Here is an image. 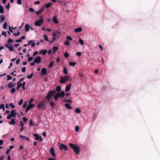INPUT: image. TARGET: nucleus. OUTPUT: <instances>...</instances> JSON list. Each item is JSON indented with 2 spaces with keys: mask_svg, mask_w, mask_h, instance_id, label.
<instances>
[{
  "mask_svg": "<svg viewBox=\"0 0 160 160\" xmlns=\"http://www.w3.org/2000/svg\"><path fill=\"white\" fill-rule=\"evenodd\" d=\"M13 42L14 40L10 38H9L8 40V42L9 43H10Z\"/></svg>",
  "mask_w": 160,
  "mask_h": 160,
  "instance_id": "obj_37",
  "label": "nucleus"
},
{
  "mask_svg": "<svg viewBox=\"0 0 160 160\" xmlns=\"http://www.w3.org/2000/svg\"><path fill=\"white\" fill-rule=\"evenodd\" d=\"M29 11L32 12L34 11V10L33 9V8H29Z\"/></svg>",
  "mask_w": 160,
  "mask_h": 160,
  "instance_id": "obj_57",
  "label": "nucleus"
},
{
  "mask_svg": "<svg viewBox=\"0 0 160 160\" xmlns=\"http://www.w3.org/2000/svg\"><path fill=\"white\" fill-rule=\"evenodd\" d=\"M39 18H40V19L37 20L35 22L34 24L35 26L39 27L42 25L43 22L42 16H40Z\"/></svg>",
  "mask_w": 160,
  "mask_h": 160,
  "instance_id": "obj_3",
  "label": "nucleus"
},
{
  "mask_svg": "<svg viewBox=\"0 0 160 160\" xmlns=\"http://www.w3.org/2000/svg\"><path fill=\"white\" fill-rule=\"evenodd\" d=\"M29 26L28 24H26L25 27V30L26 32H28L29 31Z\"/></svg>",
  "mask_w": 160,
  "mask_h": 160,
  "instance_id": "obj_18",
  "label": "nucleus"
},
{
  "mask_svg": "<svg viewBox=\"0 0 160 160\" xmlns=\"http://www.w3.org/2000/svg\"><path fill=\"white\" fill-rule=\"evenodd\" d=\"M64 56L65 58H68L69 56V55L67 52H65L64 54Z\"/></svg>",
  "mask_w": 160,
  "mask_h": 160,
  "instance_id": "obj_36",
  "label": "nucleus"
},
{
  "mask_svg": "<svg viewBox=\"0 0 160 160\" xmlns=\"http://www.w3.org/2000/svg\"><path fill=\"white\" fill-rule=\"evenodd\" d=\"M35 13L37 15H39L41 12L39 11H37V12H35Z\"/></svg>",
  "mask_w": 160,
  "mask_h": 160,
  "instance_id": "obj_58",
  "label": "nucleus"
},
{
  "mask_svg": "<svg viewBox=\"0 0 160 160\" xmlns=\"http://www.w3.org/2000/svg\"><path fill=\"white\" fill-rule=\"evenodd\" d=\"M52 21L55 24H58V21L57 19L56 16H54L52 18Z\"/></svg>",
  "mask_w": 160,
  "mask_h": 160,
  "instance_id": "obj_16",
  "label": "nucleus"
},
{
  "mask_svg": "<svg viewBox=\"0 0 160 160\" xmlns=\"http://www.w3.org/2000/svg\"><path fill=\"white\" fill-rule=\"evenodd\" d=\"M33 136L35 137V139L36 140H39V136L37 134H34L33 135Z\"/></svg>",
  "mask_w": 160,
  "mask_h": 160,
  "instance_id": "obj_25",
  "label": "nucleus"
},
{
  "mask_svg": "<svg viewBox=\"0 0 160 160\" xmlns=\"http://www.w3.org/2000/svg\"><path fill=\"white\" fill-rule=\"evenodd\" d=\"M79 127L78 126H77L75 128V131L76 132H78L79 131Z\"/></svg>",
  "mask_w": 160,
  "mask_h": 160,
  "instance_id": "obj_47",
  "label": "nucleus"
},
{
  "mask_svg": "<svg viewBox=\"0 0 160 160\" xmlns=\"http://www.w3.org/2000/svg\"><path fill=\"white\" fill-rule=\"evenodd\" d=\"M41 58L40 56H38L34 58V61L36 63H39L41 62Z\"/></svg>",
  "mask_w": 160,
  "mask_h": 160,
  "instance_id": "obj_12",
  "label": "nucleus"
},
{
  "mask_svg": "<svg viewBox=\"0 0 160 160\" xmlns=\"http://www.w3.org/2000/svg\"><path fill=\"white\" fill-rule=\"evenodd\" d=\"M26 70V68L25 67H23L22 69V71L23 72H25Z\"/></svg>",
  "mask_w": 160,
  "mask_h": 160,
  "instance_id": "obj_53",
  "label": "nucleus"
},
{
  "mask_svg": "<svg viewBox=\"0 0 160 160\" xmlns=\"http://www.w3.org/2000/svg\"><path fill=\"white\" fill-rule=\"evenodd\" d=\"M79 43L81 44L82 45H83L84 44V42L83 40L81 39H79Z\"/></svg>",
  "mask_w": 160,
  "mask_h": 160,
  "instance_id": "obj_33",
  "label": "nucleus"
},
{
  "mask_svg": "<svg viewBox=\"0 0 160 160\" xmlns=\"http://www.w3.org/2000/svg\"><path fill=\"white\" fill-rule=\"evenodd\" d=\"M63 73L66 74H68L67 69L66 68H64L63 70Z\"/></svg>",
  "mask_w": 160,
  "mask_h": 160,
  "instance_id": "obj_43",
  "label": "nucleus"
},
{
  "mask_svg": "<svg viewBox=\"0 0 160 160\" xmlns=\"http://www.w3.org/2000/svg\"><path fill=\"white\" fill-rule=\"evenodd\" d=\"M26 84V82H23V83L22 84V89L23 90H25V88L24 87L25 85Z\"/></svg>",
  "mask_w": 160,
  "mask_h": 160,
  "instance_id": "obj_44",
  "label": "nucleus"
},
{
  "mask_svg": "<svg viewBox=\"0 0 160 160\" xmlns=\"http://www.w3.org/2000/svg\"><path fill=\"white\" fill-rule=\"evenodd\" d=\"M50 104L52 107L53 108L55 104L53 102H51L50 103Z\"/></svg>",
  "mask_w": 160,
  "mask_h": 160,
  "instance_id": "obj_45",
  "label": "nucleus"
},
{
  "mask_svg": "<svg viewBox=\"0 0 160 160\" xmlns=\"http://www.w3.org/2000/svg\"><path fill=\"white\" fill-rule=\"evenodd\" d=\"M58 49V48L57 46H54L53 47V50L54 51H56Z\"/></svg>",
  "mask_w": 160,
  "mask_h": 160,
  "instance_id": "obj_54",
  "label": "nucleus"
},
{
  "mask_svg": "<svg viewBox=\"0 0 160 160\" xmlns=\"http://www.w3.org/2000/svg\"><path fill=\"white\" fill-rule=\"evenodd\" d=\"M69 64L70 66H74L76 64V63L75 62H69Z\"/></svg>",
  "mask_w": 160,
  "mask_h": 160,
  "instance_id": "obj_26",
  "label": "nucleus"
},
{
  "mask_svg": "<svg viewBox=\"0 0 160 160\" xmlns=\"http://www.w3.org/2000/svg\"><path fill=\"white\" fill-rule=\"evenodd\" d=\"M33 59V57H30L28 58V62H30Z\"/></svg>",
  "mask_w": 160,
  "mask_h": 160,
  "instance_id": "obj_41",
  "label": "nucleus"
},
{
  "mask_svg": "<svg viewBox=\"0 0 160 160\" xmlns=\"http://www.w3.org/2000/svg\"><path fill=\"white\" fill-rule=\"evenodd\" d=\"M34 74L33 72H32L31 74L28 75L27 77V78L28 79H31L32 78Z\"/></svg>",
  "mask_w": 160,
  "mask_h": 160,
  "instance_id": "obj_24",
  "label": "nucleus"
},
{
  "mask_svg": "<svg viewBox=\"0 0 160 160\" xmlns=\"http://www.w3.org/2000/svg\"><path fill=\"white\" fill-rule=\"evenodd\" d=\"M70 44V43L68 40H66L64 43V44L66 45H68Z\"/></svg>",
  "mask_w": 160,
  "mask_h": 160,
  "instance_id": "obj_38",
  "label": "nucleus"
},
{
  "mask_svg": "<svg viewBox=\"0 0 160 160\" xmlns=\"http://www.w3.org/2000/svg\"><path fill=\"white\" fill-rule=\"evenodd\" d=\"M35 105L34 104L28 103L26 108V112H28L29 110L33 108L34 107Z\"/></svg>",
  "mask_w": 160,
  "mask_h": 160,
  "instance_id": "obj_7",
  "label": "nucleus"
},
{
  "mask_svg": "<svg viewBox=\"0 0 160 160\" xmlns=\"http://www.w3.org/2000/svg\"><path fill=\"white\" fill-rule=\"evenodd\" d=\"M56 93V91L55 90H50L48 92L47 95L45 97V99H47L48 101H49L51 100V98L52 96L54 95Z\"/></svg>",
  "mask_w": 160,
  "mask_h": 160,
  "instance_id": "obj_2",
  "label": "nucleus"
},
{
  "mask_svg": "<svg viewBox=\"0 0 160 160\" xmlns=\"http://www.w3.org/2000/svg\"><path fill=\"white\" fill-rule=\"evenodd\" d=\"M44 6H43L41 7V8L39 9V11L42 12L44 10Z\"/></svg>",
  "mask_w": 160,
  "mask_h": 160,
  "instance_id": "obj_51",
  "label": "nucleus"
},
{
  "mask_svg": "<svg viewBox=\"0 0 160 160\" xmlns=\"http://www.w3.org/2000/svg\"><path fill=\"white\" fill-rule=\"evenodd\" d=\"M56 94L58 98H63L65 96V93L63 91H61L60 92H58Z\"/></svg>",
  "mask_w": 160,
  "mask_h": 160,
  "instance_id": "obj_11",
  "label": "nucleus"
},
{
  "mask_svg": "<svg viewBox=\"0 0 160 160\" xmlns=\"http://www.w3.org/2000/svg\"><path fill=\"white\" fill-rule=\"evenodd\" d=\"M76 54L78 56H80L81 55V52H78L76 53Z\"/></svg>",
  "mask_w": 160,
  "mask_h": 160,
  "instance_id": "obj_59",
  "label": "nucleus"
},
{
  "mask_svg": "<svg viewBox=\"0 0 160 160\" xmlns=\"http://www.w3.org/2000/svg\"><path fill=\"white\" fill-rule=\"evenodd\" d=\"M47 52V50L46 49H45L44 50H42V54L43 55H44Z\"/></svg>",
  "mask_w": 160,
  "mask_h": 160,
  "instance_id": "obj_42",
  "label": "nucleus"
},
{
  "mask_svg": "<svg viewBox=\"0 0 160 160\" xmlns=\"http://www.w3.org/2000/svg\"><path fill=\"white\" fill-rule=\"evenodd\" d=\"M10 3L9 2H8V4L6 6V8L8 9L9 10L10 8Z\"/></svg>",
  "mask_w": 160,
  "mask_h": 160,
  "instance_id": "obj_50",
  "label": "nucleus"
},
{
  "mask_svg": "<svg viewBox=\"0 0 160 160\" xmlns=\"http://www.w3.org/2000/svg\"><path fill=\"white\" fill-rule=\"evenodd\" d=\"M69 146L73 150L75 153L76 154H78L80 151V148L76 144H74L72 143L69 144Z\"/></svg>",
  "mask_w": 160,
  "mask_h": 160,
  "instance_id": "obj_1",
  "label": "nucleus"
},
{
  "mask_svg": "<svg viewBox=\"0 0 160 160\" xmlns=\"http://www.w3.org/2000/svg\"><path fill=\"white\" fill-rule=\"evenodd\" d=\"M7 80H11L12 79V77L10 75H8L7 76Z\"/></svg>",
  "mask_w": 160,
  "mask_h": 160,
  "instance_id": "obj_40",
  "label": "nucleus"
},
{
  "mask_svg": "<svg viewBox=\"0 0 160 160\" xmlns=\"http://www.w3.org/2000/svg\"><path fill=\"white\" fill-rule=\"evenodd\" d=\"M71 84H69L68 85H67L65 88V91L66 92H68L70 90V88H71Z\"/></svg>",
  "mask_w": 160,
  "mask_h": 160,
  "instance_id": "obj_17",
  "label": "nucleus"
},
{
  "mask_svg": "<svg viewBox=\"0 0 160 160\" xmlns=\"http://www.w3.org/2000/svg\"><path fill=\"white\" fill-rule=\"evenodd\" d=\"M17 113L15 112V110H13L11 111L10 114L8 115L7 117L8 119H10L12 117L15 118L16 117Z\"/></svg>",
  "mask_w": 160,
  "mask_h": 160,
  "instance_id": "obj_4",
  "label": "nucleus"
},
{
  "mask_svg": "<svg viewBox=\"0 0 160 160\" xmlns=\"http://www.w3.org/2000/svg\"><path fill=\"white\" fill-rule=\"evenodd\" d=\"M3 109V111L5 110L4 105L3 104H1L0 105V109Z\"/></svg>",
  "mask_w": 160,
  "mask_h": 160,
  "instance_id": "obj_27",
  "label": "nucleus"
},
{
  "mask_svg": "<svg viewBox=\"0 0 160 160\" xmlns=\"http://www.w3.org/2000/svg\"><path fill=\"white\" fill-rule=\"evenodd\" d=\"M46 100H44L43 101H41L38 105V109H40L42 107L44 106L46 104Z\"/></svg>",
  "mask_w": 160,
  "mask_h": 160,
  "instance_id": "obj_6",
  "label": "nucleus"
},
{
  "mask_svg": "<svg viewBox=\"0 0 160 160\" xmlns=\"http://www.w3.org/2000/svg\"><path fill=\"white\" fill-rule=\"evenodd\" d=\"M15 83L14 82H10L8 84V87L9 88H12L14 87Z\"/></svg>",
  "mask_w": 160,
  "mask_h": 160,
  "instance_id": "obj_14",
  "label": "nucleus"
},
{
  "mask_svg": "<svg viewBox=\"0 0 160 160\" xmlns=\"http://www.w3.org/2000/svg\"><path fill=\"white\" fill-rule=\"evenodd\" d=\"M8 123L11 125L12 124H15V120L13 119L12 118L11 120V122H9Z\"/></svg>",
  "mask_w": 160,
  "mask_h": 160,
  "instance_id": "obj_21",
  "label": "nucleus"
},
{
  "mask_svg": "<svg viewBox=\"0 0 160 160\" xmlns=\"http://www.w3.org/2000/svg\"><path fill=\"white\" fill-rule=\"evenodd\" d=\"M81 112V110L78 108H76L75 110V112L76 113H80Z\"/></svg>",
  "mask_w": 160,
  "mask_h": 160,
  "instance_id": "obj_28",
  "label": "nucleus"
},
{
  "mask_svg": "<svg viewBox=\"0 0 160 160\" xmlns=\"http://www.w3.org/2000/svg\"><path fill=\"white\" fill-rule=\"evenodd\" d=\"M22 40H21L20 39L18 40H16L15 41V42H22Z\"/></svg>",
  "mask_w": 160,
  "mask_h": 160,
  "instance_id": "obj_63",
  "label": "nucleus"
},
{
  "mask_svg": "<svg viewBox=\"0 0 160 160\" xmlns=\"http://www.w3.org/2000/svg\"><path fill=\"white\" fill-rule=\"evenodd\" d=\"M61 79L59 81L60 82L62 83H64L68 80L69 77L68 76H66L64 77H61Z\"/></svg>",
  "mask_w": 160,
  "mask_h": 160,
  "instance_id": "obj_5",
  "label": "nucleus"
},
{
  "mask_svg": "<svg viewBox=\"0 0 160 160\" xmlns=\"http://www.w3.org/2000/svg\"><path fill=\"white\" fill-rule=\"evenodd\" d=\"M20 32L18 30L17 31V33H13V34L14 36L16 37V36H18L20 34Z\"/></svg>",
  "mask_w": 160,
  "mask_h": 160,
  "instance_id": "obj_34",
  "label": "nucleus"
},
{
  "mask_svg": "<svg viewBox=\"0 0 160 160\" xmlns=\"http://www.w3.org/2000/svg\"><path fill=\"white\" fill-rule=\"evenodd\" d=\"M47 69L45 68H42L41 70L40 75L42 76H45L47 74Z\"/></svg>",
  "mask_w": 160,
  "mask_h": 160,
  "instance_id": "obj_8",
  "label": "nucleus"
},
{
  "mask_svg": "<svg viewBox=\"0 0 160 160\" xmlns=\"http://www.w3.org/2000/svg\"><path fill=\"white\" fill-rule=\"evenodd\" d=\"M4 12V8L2 5H0V13L3 14Z\"/></svg>",
  "mask_w": 160,
  "mask_h": 160,
  "instance_id": "obj_23",
  "label": "nucleus"
},
{
  "mask_svg": "<svg viewBox=\"0 0 160 160\" xmlns=\"http://www.w3.org/2000/svg\"><path fill=\"white\" fill-rule=\"evenodd\" d=\"M1 34L2 35L6 37H7L6 33L5 31H3Z\"/></svg>",
  "mask_w": 160,
  "mask_h": 160,
  "instance_id": "obj_49",
  "label": "nucleus"
},
{
  "mask_svg": "<svg viewBox=\"0 0 160 160\" xmlns=\"http://www.w3.org/2000/svg\"><path fill=\"white\" fill-rule=\"evenodd\" d=\"M8 24L6 22H5L3 25V28L4 29H6L7 28Z\"/></svg>",
  "mask_w": 160,
  "mask_h": 160,
  "instance_id": "obj_31",
  "label": "nucleus"
},
{
  "mask_svg": "<svg viewBox=\"0 0 160 160\" xmlns=\"http://www.w3.org/2000/svg\"><path fill=\"white\" fill-rule=\"evenodd\" d=\"M22 120L24 121V122H26L28 120V119L27 118H26V117H24V118H22Z\"/></svg>",
  "mask_w": 160,
  "mask_h": 160,
  "instance_id": "obj_61",
  "label": "nucleus"
},
{
  "mask_svg": "<svg viewBox=\"0 0 160 160\" xmlns=\"http://www.w3.org/2000/svg\"><path fill=\"white\" fill-rule=\"evenodd\" d=\"M56 90L58 92H59L61 90V87L60 86H57L56 88Z\"/></svg>",
  "mask_w": 160,
  "mask_h": 160,
  "instance_id": "obj_19",
  "label": "nucleus"
},
{
  "mask_svg": "<svg viewBox=\"0 0 160 160\" xmlns=\"http://www.w3.org/2000/svg\"><path fill=\"white\" fill-rule=\"evenodd\" d=\"M59 148L61 150H64L65 151H67L68 149L67 146L62 143L60 144Z\"/></svg>",
  "mask_w": 160,
  "mask_h": 160,
  "instance_id": "obj_9",
  "label": "nucleus"
},
{
  "mask_svg": "<svg viewBox=\"0 0 160 160\" xmlns=\"http://www.w3.org/2000/svg\"><path fill=\"white\" fill-rule=\"evenodd\" d=\"M43 36L44 37V38L45 40L47 42L49 41V39H48V37L47 35H43Z\"/></svg>",
  "mask_w": 160,
  "mask_h": 160,
  "instance_id": "obj_29",
  "label": "nucleus"
},
{
  "mask_svg": "<svg viewBox=\"0 0 160 160\" xmlns=\"http://www.w3.org/2000/svg\"><path fill=\"white\" fill-rule=\"evenodd\" d=\"M16 91V89L15 88H12L10 90V93L11 94L13 93Z\"/></svg>",
  "mask_w": 160,
  "mask_h": 160,
  "instance_id": "obj_30",
  "label": "nucleus"
},
{
  "mask_svg": "<svg viewBox=\"0 0 160 160\" xmlns=\"http://www.w3.org/2000/svg\"><path fill=\"white\" fill-rule=\"evenodd\" d=\"M65 106L68 109H72V108L70 106V105L68 104V103H65Z\"/></svg>",
  "mask_w": 160,
  "mask_h": 160,
  "instance_id": "obj_22",
  "label": "nucleus"
},
{
  "mask_svg": "<svg viewBox=\"0 0 160 160\" xmlns=\"http://www.w3.org/2000/svg\"><path fill=\"white\" fill-rule=\"evenodd\" d=\"M66 38L67 39V40H68L71 41L72 40V38L71 37L68 36H67Z\"/></svg>",
  "mask_w": 160,
  "mask_h": 160,
  "instance_id": "obj_46",
  "label": "nucleus"
},
{
  "mask_svg": "<svg viewBox=\"0 0 160 160\" xmlns=\"http://www.w3.org/2000/svg\"><path fill=\"white\" fill-rule=\"evenodd\" d=\"M65 102L69 103H71L72 102V101L70 99H68L65 101Z\"/></svg>",
  "mask_w": 160,
  "mask_h": 160,
  "instance_id": "obj_60",
  "label": "nucleus"
},
{
  "mask_svg": "<svg viewBox=\"0 0 160 160\" xmlns=\"http://www.w3.org/2000/svg\"><path fill=\"white\" fill-rule=\"evenodd\" d=\"M53 63V62L52 61H51L50 62V64L48 66V67L49 68H51L52 67Z\"/></svg>",
  "mask_w": 160,
  "mask_h": 160,
  "instance_id": "obj_52",
  "label": "nucleus"
},
{
  "mask_svg": "<svg viewBox=\"0 0 160 160\" xmlns=\"http://www.w3.org/2000/svg\"><path fill=\"white\" fill-rule=\"evenodd\" d=\"M27 105V102L26 101L24 102V103L23 104V108H25L26 107Z\"/></svg>",
  "mask_w": 160,
  "mask_h": 160,
  "instance_id": "obj_55",
  "label": "nucleus"
},
{
  "mask_svg": "<svg viewBox=\"0 0 160 160\" xmlns=\"http://www.w3.org/2000/svg\"><path fill=\"white\" fill-rule=\"evenodd\" d=\"M5 46L6 48H8L10 51H12L13 50L14 51L13 48L11 44H7L5 45Z\"/></svg>",
  "mask_w": 160,
  "mask_h": 160,
  "instance_id": "obj_10",
  "label": "nucleus"
},
{
  "mask_svg": "<svg viewBox=\"0 0 160 160\" xmlns=\"http://www.w3.org/2000/svg\"><path fill=\"white\" fill-rule=\"evenodd\" d=\"M51 3H48L45 4V7L47 8H48L51 7L52 5Z\"/></svg>",
  "mask_w": 160,
  "mask_h": 160,
  "instance_id": "obj_20",
  "label": "nucleus"
},
{
  "mask_svg": "<svg viewBox=\"0 0 160 160\" xmlns=\"http://www.w3.org/2000/svg\"><path fill=\"white\" fill-rule=\"evenodd\" d=\"M49 152L53 157H56V154L55 153L54 149L53 147H52L50 149Z\"/></svg>",
  "mask_w": 160,
  "mask_h": 160,
  "instance_id": "obj_13",
  "label": "nucleus"
},
{
  "mask_svg": "<svg viewBox=\"0 0 160 160\" xmlns=\"http://www.w3.org/2000/svg\"><path fill=\"white\" fill-rule=\"evenodd\" d=\"M17 4L19 5H21L22 4L21 0H17Z\"/></svg>",
  "mask_w": 160,
  "mask_h": 160,
  "instance_id": "obj_56",
  "label": "nucleus"
},
{
  "mask_svg": "<svg viewBox=\"0 0 160 160\" xmlns=\"http://www.w3.org/2000/svg\"><path fill=\"white\" fill-rule=\"evenodd\" d=\"M23 102V99H21L19 101V102H18V105H21L22 104Z\"/></svg>",
  "mask_w": 160,
  "mask_h": 160,
  "instance_id": "obj_39",
  "label": "nucleus"
},
{
  "mask_svg": "<svg viewBox=\"0 0 160 160\" xmlns=\"http://www.w3.org/2000/svg\"><path fill=\"white\" fill-rule=\"evenodd\" d=\"M20 59L19 58L16 61V63L17 64H18L20 62Z\"/></svg>",
  "mask_w": 160,
  "mask_h": 160,
  "instance_id": "obj_64",
  "label": "nucleus"
},
{
  "mask_svg": "<svg viewBox=\"0 0 160 160\" xmlns=\"http://www.w3.org/2000/svg\"><path fill=\"white\" fill-rule=\"evenodd\" d=\"M82 28H78L75 29L74 31L75 32H80L82 31Z\"/></svg>",
  "mask_w": 160,
  "mask_h": 160,
  "instance_id": "obj_15",
  "label": "nucleus"
},
{
  "mask_svg": "<svg viewBox=\"0 0 160 160\" xmlns=\"http://www.w3.org/2000/svg\"><path fill=\"white\" fill-rule=\"evenodd\" d=\"M29 125L30 126H32L33 125V121L32 119L30 120Z\"/></svg>",
  "mask_w": 160,
  "mask_h": 160,
  "instance_id": "obj_48",
  "label": "nucleus"
},
{
  "mask_svg": "<svg viewBox=\"0 0 160 160\" xmlns=\"http://www.w3.org/2000/svg\"><path fill=\"white\" fill-rule=\"evenodd\" d=\"M1 21H2V22H3L5 19V16L4 15H1Z\"/></svg>",
  "mask_w": 160,
  "mask_h": 160,
  "instance_id": "obj_32",
  "label": "nucleus"
},
{
  "mask_svg": "<svg viewBox=\"0 0 160 160\" xmlns=\"http://www.w3.org/2000/svg\"><path fill=\"white\" fill-rule=\"evenodd\" d=\"M9 106L10 107H11L12 109L14 108L15 107V106L13 105V103H11L9 104Z\"/></svg>",
  "mask_w": 160,
  "mask_h": 160,
  "instance_id": "obj_35",
  "label": "nucleus"
},
{
  "mask_svg": "<svg viewBox=\"0 0 160 160\" xmlns=\"http://www.w3.org/2000/svg\"><path fill=\"white\" fill-rule=\"evenodd\" d=\"M54 99H55V100L56 101L58 99V97L56 95V94H55L54 96Z\"/></svg>",
  "mask_w": 160,
  "mask_h": 160,
  "instance_id": "obj_62",
  "label": "nucleus"
}]
</instances>
